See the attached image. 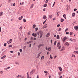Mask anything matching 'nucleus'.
Returning a JSON list of instances; mask_svg holds the SVG:
<instances>
[{
	"label": "nucleus",
	"instance_id": "1",
	"mask_svg": "<svg viewBox=\"0 0 78 78\" xmlns=\"http://www.w3.org/2000/svg\"><path fill=\"white\" fill-rule=\"evenodd\" d=\"M40 38H41V37H42V36L43 35V34H44V33L40 31Z\"/></svg>",
	"mask_w": 78,
	"mask_h": 78
},
{
	"label": "nucleus",
	"instance_id": "2",
	"mask_svg": "<svg viewBox=\"0 0 78 78\" xmlns=\"http://www.w3.org/2000/svg\"><path fill=\"white\" fill-rule=\"evenodd\" d=\"M34 72H35V70L33 69L30 72V74L32 75V74H33L34 73Z\"/></svg>",
	"mask_w": 78,
	"mask_h": 78
},
{
	"label": "nucleus",
	"instance_id": "3",
	"mask_svg": "<svg viewBox=\"0 0 78 78\" xmlns=\"http://www.w3.org/2000/svg\"><path fill=\"white\" fill-rule=\"evenodd\" d=\"M43 46H44V44H40L38 46V48H40L41 47H42Z\"/></svg>",
	"mask_w": 78,
	"mask_h": 78
},
{
	"label": "nucleus",
	"instance_id": "4",
	"mask_svg": "<svg viewBox=\"0 0 78 78\" xmlns=\"http://www.w3.org/2000/svg\"><path fill=\"white\" fill-rule=\"evenodd\" d=\"M40 55H41V53H39L37 55V58H39V56H40Z\"/></svg>",
	"mask_w": 78,
	"mask_h": 78
},
{
	"label": "nucleus",
	"instance_id": "5",
	"mask_svg": "<svg viewBox=\"0 0 78 78\" xmlns=\"http://www.w3.org/2000/svg\"><path fill=\"white\" fill-rule=\"evenodd\" d=\"M74 29L76 30V31L78 30V27L77 26H76L74 27Z\"/></svg>",
	"mask_w": 78,
	"mask_h": 78
},
{
	"label": "nucleus",
	"instance_id": "6",
	"mask_svg": "<svg viewBox=\"0 0 78 78\" xmlns=\"http://www.w3.org/2000/svg\"><path fill=\"white\" fill-rule=\"evenodd\" d=\"M47 27V24L45 23L44 26L43 27V28L44 29V28H45Z\"/></svg>",
	"mask_w": 78,
	"mask_h": 78
},
{
	"label": "nucleus",
	"instance_id": "7",
	"mask_svg": "<svg viewBox=\"0 0 78 78\" xmlns=\"http://www.w3.org/2000/svg\"><path fill=\"white\" fill-rule=\"evenodd\" d=\"M32 36H34V37H36V36H37V34H34V33H33L32 34Z\"/></svg>",
	"mask_w": 78,
	"mask_h": 78
},
{
	"label": "nucleus",
	"instance_id": "8",
	"mask_svg": "<svg viewBox=\"0 0 78 78\" xmlns=\"http://www.w3.org/2000/svg\"><path fill=\"white\" fill-rule=\"evenodd\" d=\"M23 17L22 16H21L20 17H19V18H18V19L19 20H22V19H23Z\"/></svg>",
	"mask_w": 78,
	"mask_h": 78
},
{
	"label": "nucleus",
	"instance_id": "9",
	"mask_svg": "<svg viewBox=\"0 0 78 78\" xmlns=\"http://www.w3.org/2000/svg\"><path fill=\"white\" fill-rule=\"evenodd\" d=\"M34 6V4H32L30 6V9L33 8V7Z\"/></svg>",
	"mask_w": 78,
	"mask_h": 78
},
{
	"label": "nucleus",
	"instance_id": "10",
	"mask_svg": "<svg viewBox=\"0 0 78 78\" xmlns=\"http://www.w3.org/2000/svg\"><path fill=\"white\" fill-rule=\"evenodd\" d=\"M69 45V43H68L67 42H66V43H65V45H67V46H68V45Z\"/></svg>",
	"mask_w": 78,
	"mask_h": 78
},
{
	"label": "nucleus",
	"instance_id": "11",
	"mask_svg": "<svg viewBox=\"0 0 78 78\" xmlns=\"http://www.w3.org/2000/svg\"><path fill=\"white\" fill-rule=\"evenodd\" d=\"M63 16L65 18V19H66V14L63 15Z\"/></svg>",
	"mask_w": 78,
	"mask_h": 78
},
{
	"label": "nucleus",
	"instance_id": "12",
	"mask_svg": "<svg viewBox=\"0 0 78 78\" xmlns=\"http://www.w3.org/2000/svg\"><path fill=\"white\" fill-rule=\"evenodd\" d=\"M43 18L44 19H45L47 18V16L45 15H44L43 16Z\"/></svg>",
	"mask_w": 78,
	"mask_h": 78
},
{
	"label": "nucleus",
	"instance_id": "13",
	"mask_svg": "<svg viewBox=\"0 0 78 78\" xmlns=\"http://www.w3.org/2000/svg\"><path fill=\"white\" fill-rule=\"evenodd\" d=\"M3 16V12H0V16Z\"/></svg>",
	"mask_w": 78,
	"mask_h": 78
},
{
	"label": "nucleus",
	"instance_id": "14",
	"mask_svg": "<svg viewBox=\"0 0 78 78\" xmlns=\"http://www.w3.org/2000/svg\"><path fill=\"white\" fill-rule=\"evenodd\" d=\"M5 58H6V55H4L1 57V59H4Z\"/></svg>",
	"mask_w": 78,
	"mask_h": 78
},
{
	"label": "nucleus",
	"instance_id": "15",
	"mask_svg": "<svg viewBox=\"0 0 78 78\" xmlns=\"http://www.w3.org/2000/svg\"><path fill=\"white\" fill-rule=\"evenodd\" d=\"M72 17H74V16H75V13H72Z\"/></svg>",
	"mask_w": 78,
	"mask_h": 78
},
{
	"label": "nucleus",
	"instance_id": "16",
	"mask_svg": "<svg viewBox=\"0 0 78 78\" xmlns=\"http://www.w3.org/2000/svg\"><path fill=\"white\" fill-rule=\"evenodd\" d=\"M31 42H32L31 41H30L27 42V44H30V43H31Z\"/></svg>",
	"mask_w": 78,
	"mask_h": 78
},
{
	"label": "nucleus",
	"instance_id": "17",
	"mask_svg": "<svg viewBox=\"0 0 78 78\" xmlns=\"http://www.w3.org/2000/svg\"><path fill=\"white\" fill-rule=\"evenodd\" d=\"M9 42H10V43H11L12 42V39H10L9 41Z\"/></svg>",
	"mask_w": 78,
	"mask_h": 78
},
{
	"label": "nucleus",
	"instance_id": "18",
	"mask_svg": "<svg viewBox=\"0 0 78 78\" xmlns=\"http://www.w3.org/2000/svg\"><path fill=\"white\" fill-rule=\"evenodd\" d=\"M57 39H59V36L58 35L57 36Z\"/></svg>",
	"mask_w": 78,
	"mask_h": 78
},
{
	"label": "nucleus",
	"instance_id": "19",
	"mask_svg": "<svg viewBox=\"0 0 78 78\" xmlns=\"http://www.w3.org/2000/svg\"><path fill=\"white\" fill-rule=\"evenodd\" d=\"M58 69H59V70H60V71H62V69L61 67H59Z\"/></svg>",
	"mask_w": 78,
	"mask_h": 78
},
{
	"label": "nucleus",
	"instance_id": "20",
	"mask_svg": "<svg viewBox=\"0 0 78 78\" xmlns=\"http://www.w3.org/2000/svg\"><path fill=\"white\" fill-rule=\"evenodd\" d=\"M16 77L17 78H20V77H21V76L18 75V76H16Z\"/></svg>",
	"mask_w": 78,
	"mask_h": 78
},
{
	"label": "nucleus",
	"instance_id": "21",
	"mask_svg": "<svg viewBox=\"0 0 78 78\" xmlns=\"http://www.w3.org/2000/svg\"><path fill=\"white\" fill-rule=\"evenodd\" d=\"M65 40H67V37H65L64 38H63Z\"/></svg>",
	"mask_w": 78,
	"mask_h": 78
},
{
	"label": "nucleus",
	"instance_id": "22",
	"mask_svg": "<svg viewBox=\"0 0 78 78\" xmlns=\"http://www.w3.org/2000/svg\"><path fill=\"white\" fill-rule=\"evenodd\" d=\"M62 41H63V42H66V40L64 39V38L63 39Z\"/></svg>",
	"mask_w": 78,
	"mask_h": 78
},
{
	"label": "nucleus",
	"instance_id": "23",
	"mask_svg": "<svg viewBox=\"0 0 78 78\" xmlns=\"http://www.w3.org/2000/svg\"><path fill=\"white\" fill-rule=\"evenodd\" d=\"M56 41H55L54 43V45H56Z\"/></svg>",
	"mask_w": 78,
	"mask_h": 78
},
{
	"label": "nucleus",
	"instance_id": "24",
	"mask_svg": "<svg viewBox=\"0 0 78 78\" xmlns=\"http://www.w3.org/2000/svg\"><path fill=\"white\" fill-rule=\"evenodd\" d=\"M64 19H62V18L61 19V22H64Z\"/></svg>",
	"mask_w": 78,
	"mask_h": 78
},
{
	"label": "nucleus",
	"instance_id": "25",
	"mask_svg": "<svg viewBox=\"0 0 78 78\" xmlns=\"http://www.w3.org/2000/svg\"><path fill=\"white\" fill-rule=\"evenodd\" d=\"M24 4V2H23L21 3H20V5H23Z\"/></svg>",
	"mask_w": 78,
	"mask_h": 78
},
{
	"label": "nucleus",
	"instance_id": "26",
	"mask_svg": "<svg viewBox=\"0 0 78 78\" xmlns=\"http://www.w3.org/2000/svg\"><path fill=\"white\" fill-rule=\"evenodd\" d=\"M72 56L73 57V58H75V56L73 54H72Z\"/></svg>",
	"mask_w": 78,
	"mask_h": 78
},
{
	"label": "nucleus",
	"instance_id": "27",
	"mask_svg": "<svg viewBox=\"0 0 78 78\" xmlns=\"http://www.w3.org/2000/svg\"><path fill=\"white\" fill-rule=\"evenodd\" d=\"M47 5L45 4L44 5V7H47Z\"/></svg>",
	"mask_w": 78,
	"mask_h": 78
},
{
	"label": "nucleus",
	"instance_id": "28",
	"mask_svg": "<svg viewBox=\"0 0 78 78\" xmlns=\"http://www.w3.org/2000/svg\"><path fill=\"white\" fill-rule=\"evenodd\" d=\"M15 64H18V65H19V62H15Z\"/></svg>",
	"mask_w": 78,
	"mask_h": 78
},
{
	"label": "nucleus",
	"instance_id": "29",
	"mask_svg": "<svg viewBox=\"0 0 78 78\" xmlns=\"http://www.w3.org/2000/svg\"><path fill=\"white\" fill-rule=\"evenodd\" d=\"M49 35V34L48 33L47 35H46V37H48V35Z\"/></svg>",
	"mask_w": 78,
	"mask_h": 78
},
{
	"label": "nucleus",
	"instance_id": "30",
	"mask_svg": "<svg viewBox=\"0 0 78 78\" xmlns=\"http://www.w3.org/2000/svg\"><path fill=\"white\" fill-rule=\"evenodd\" d=\"M23 22H27V21L25 19H23Z\"/></svg>",
	"mask_w": 78,
	"mask_h": 78
},
{
	"label": "nucleus",
	"instance_id": "31",
	"mask_svg": "<svg viewBox=\"0 0 78 78\" xmlns=\"http://www.w3.org/2000/svg\"><path fill=\"white\" fill-rule=\"evenodd\" d=\"M20 30H22V26H21L19 28Z\"/></svg>",
	"mask_w": 78,
	"mask_h": 78
},
{
	"label": "nucleus",
	"instance_id": "32",
	"mask_svg": "<svg viewBox=\"0 0 78 78\" xmlns=\"http://www.w3.org/2000/svg\"><path fill=\"white\" fill-rule=\"evenodd\" d=\"M59 12H57V16H59Z\"/></svg>",
	"mask_w": 78,
	"mask_h": 78
},
{
	"label": "nucleus",
	"instance_id": "33",
	"mask_svg": "<svg viewBox=\"0 0 78 78\" xmlns=\"http://www.w3.org/2000/svg\"><path fill=\"white\" fill-rule=\"evenodd\" d=\"M72 33H73V32H70V36H71L72 34Z\"/></svg>",
	"mask_w": 78,
	"mask_h": 78
},
{
	"label": "nucleus",
	"instance_id": "34",
	"mask_svg": "<svg viewBox=\"0 0 78 78\" xmlns=\"http://www.w3.org/2000/svg\"><path fill=\"white\" fill-rule=\"evenodd\" d=\"M44 58V56H42L41 57V59H43Z\"/></svg>",
	"mask_w": 78,
	"mask_h": 78
},
{
	"label": "nucleus",
	"instance_id": "35",
	"mask_svg": "<svg viewBox=\"0 0 78 78\" xmlns=\"http://www.w3.org/2000/svg\"><path fill=\"white\" fill-rule=\"evenodd\" d=\"M27 78H29V74H28V72H27Z\"/></svg>",
	"mask_w": 78,
	"mask_h": 78
},
{
	"label": "nucleus",
	"instance_id": "36",
	"mask_svg": "<svg viewBox=\"0 0 78 78\" xmlns=\"http://www.w3.org/2000/svg\"><path fill=\"white\" fill-rule=\"evenodd\" d=\"M10 69V67H9V66L7 68H6L5 69L7 70V69Z\"/></svg>",
	"mask_w": 78,
	"mask_h": 78
},
{
	"label": "nucleus",
	"instance_id": "37",
	"mask_svg": "<svg viewBox=\"0 0 78 78\" xmlns=\"http://www.w3.org/2000/svg\"><path fill=\"white\" fill-rule=\"evenodd\" d=\"M50 58L51 59H53V57H52V56H51V55H50Z\"/></svg>",
	"mask_w": 78,
	"mask_h": 78
},
{
	"label": "nucleus",
	"instance_id": "38",
	"mask_svg": "<svg viewBox=\"0 0 78 78\" xmlns=\"http://www.w3.org/2000/svg\"><path fill=\"white\" fill-rule=\"evenodd\" d=\"M18 56H20V52H18Z\"/></svg>",
	"mask_w": 78,
	"mask_h": 78
},
{
	"label": "nucleus",
	"instance_id": "39",
	"mask_svg": "<svg viewBox=\"0 0 78 78\" xmlns=\"http://www.w3.org/2000/svg\"><path fill=\"white\" fill-rule=\"evenodd\" d=\"M36 27V25L35 24H34L33 25V28H35Z\"/></svg>",
	"mask_w": 78,
	"mask_h": 78
},
{
	"label": "nucleus",
	"instance_id": "40",
	"mask_svg": "<svg viewBox=\"0 0 78 78\" xmlns=\"http://www.w3.org/2000/svg\"><path fill=\"white\" fill-rule=\"evenodd\" d=\"M38 30V28L37 27L35 28V31H37Z\"/></svg>",
	"mask_w": 78,
	"mask_h": 78
},
{
	"label": "nucleus",
	"instance_id": "41",
	"mask_svg": "<svg viewBox=\"0 0 78 78\" xmlns=\"http://www.w3.org/2000/svg\"><path fill=\"white\" fill-rule=\"evenodd\" d=\"M69 30V29L68 28H67L66 29V30H65V31L66 32V31H67L68 30Z\"/></svg>",
	"mask_w": 78,
	"mask_h": 78
},
{
	"label": "nucleus",
	"instance_id": "42",
	"mask_svg": "<svg viewBox=\"0 0 78 78\" xmlns=\"http://www.w3.org/2000/svg\"><path fill=\"white\" fill-rule=\"evenodd\" d=\"M49 17L51 19L52 18V15H50Z\"/></svg>",
	"mask_w": 78,
	"mask_h": 78
},
{
	"label": "nucleus",
	"instance_id": "43",
	"mask_svg": "<svg viewBox=\"0 0 78 78\" xmlns=\"http://www.w3.org/2000/svg\"><path fill=\"white\" fill-rule=\"evenodd\" d=\"M12 45H9V48H10V47H12Z\"/></svg>",
	"mask_w": 78,
	"mask_h": 78
},
{
	"label": "nucleus",
	"instance_id": "44",
	"mask_svg": "<svg viewBox=\"0 0 78 78\" xmlns=\"http://www.w3.org/2000/svg\"><path fill=\"white\" fill-rule=\"evenodd\" d=\"M57 27H60V24L58 25Z\"/></svg>",
	"mask_w": 78,
	"mask_h": 78
},
{
	"label": "nucleus",
	"instance_id": "45",
	"mask_svg": "<svg viewBox=\"0 0 78 78\" xmlns=\"http://www.w3.org/2000/svg\"><path fill=\"white\" fill-rule=\"evenodd\" d=\"M4 47H6V43H5L4 44Z\"/></svg>",
	"mask_w": 78,
	"mask_h": 78
},
{
	"label": "nucleus",
	"instance_id": "46",
	"mask_svg": "<svg viewBox=\"0 0 78 78\" xmlns=\"http://www.w3.org/2000/svg\"><path fill=\"white\" fill-rule=\"evenodd\" d=\"M52 42H53V40H51V44H52Z\"/></svg>",
	"mask_w": 78,
	"mask_h": 78
},
{
	"label": "nucleus",
	"instance_id": "47",
	"mask_svg": "<svg viewBox=\"0 0 78 78\" xmlns=\"http://www.w3.org/2000/svg\"><path fill=\"white\" fill-rule=\"evenodd\" d=\"M61 30H62V29H61V28H59V30H58V31H61Z\"/></svg>",
	"mask_w": 78,
	"mask_h": 78
},
{
	"label": "nucleus",
	"instance_id": "48",
	"mask_svg": "<svg viewBox=\"0 0 78 78\" xmlns=\"http://www.w3.org/2000/svg\"><path fill=\"white\" fill-rule=\"evenodd\" d=\"M44 73H47L48 72L47 71H44Z\"/></svg>",
	"mask_w": 78,
	"mask_h": 78
},
{
	"label": "nucleus",
	"instance_id": "49",
	"mask_svg": "<svg viewBox=\"0 0 78 78\" xmlns=\"http://www.w3.org/2000/svg\"><path fill=\"white\" fill-rule=\"evenodd\" d=\"M61 47V46H59V47H58V49H60Z\"/></svg>",
	"mask_w": 78,
	"mask_h": 78
},
{
	"label": "nucleus",
	"instance_id": "50",
	"mask_svg": "<svg viewBox=\"0 0 78 78\" xmlns=\"http://www.w3.org/2000/svg\"><path fill=\"white\" fill-rule=\"evenodd\" d=\"M48 2V0H47L45 2L46 3H47V2Z\"/></svg>",
	"mask_w": 78,
	"mask_h": 78
},
{
	"label": "nucleus",
	"instance_id": "51",
	"mask_svg": "<svg viewBox=\"0 0 78 78\" xmlns=\"http://www.w3.org/2000/svg\"><path fill=\"white\" fill-rule=\"evenodd\" d=\"M20 52H22V49H20Z\"/></svg>",
	"mask_w": 78,
	"mask_h": 78
},
{
	"label": "nucleus",
	"instance_id": "52",
	"mask_svg": "<svg viewBox=\"0 0 78 78\" xmlns=\"http://www.w3.org/2000/svg\"><path fill=\"white\" fill-rule=\"evenodd\" d=\"M37 35H39V34H40V32H37Z\"/></svg>",
	"mask_w": 78,
	"mask_h": 78
},
{
	"label": "nucleus",
	"instance_id": "53",
	"mask_svg": "<svg viewBox=\"0 0 78 78\" xmlns=\"http://www.w3.org/2000/svg\"><path fill=\"white\" fill-rule=\"evenodd\" d=\"M69 34V32H67L66 33V34Z\"/></svg>",
	"mask_w": 78,
	"mask_h": 78
},
{
	"label": "nucleus",
	"instance_id": "54",
	"mask_svg": "<svg viewBox=\"0 0 78 78\" xmlns=\"http://www.w3.org/2000/svg\"><path fill=\"white\" fill-rule=\"evenodd\" d=\"M76 10H77V9H74V11H76Z\"/></svg>",
	"mask_w": 78,
	"mask_h": 78
},
{
	"label": "nucleus",
	"instance_id": "55",
	"mask_svg": "<svg viewBox=\"0 0 78 78\" xmlns=\"http://www.w3.org/2000/svg\"><path fill=\"white\" fill-rule=\"evenodd\" d=\"M45 22H46V21H44V22L43 23V25H44V23H45Z\"/></svg>",
	"mask_w": 78,
	"mask_h": 78
},
{
	"label": "nucleus",
	"instance_id": "56",
	"mask_svg": "<svg viewBox=\"0 0 78 78\" xmlns=\"http://www.w3.org/2000/svg\"><path fill=\"white\" fill-rule=\"evenodd\" d=\"M15 5H16V4H15V3H14V4L12 5V6H15Z\"/></svg>",
	"mask_w": 78,
	"mask_h": 78
},
{
	"label": "nucleus",
	"instance_id": "57",
	"mask_svg": "<svg viewBox=\"0 0 78 78\" xmlns=\"http://www.w3.org/2000/svg\"><path fill=\"white\" fill-rule=\"evenodd\" d=\"M28 35H30V32H28Z\"/></svg>",
	"mask_w": 78,
	"mask_h": 78
},
{
	"label": "nucleus",
	"instance_id": "58",
	"mask_svg": "<svg viewBox=\"0 0 78 78\" xmlns=\"http://www.w3.org/2000/svg\"><path fill=\"white\" fill-rule=\"evenodd\" d=\"M56 57H57V56H55V57H54V59H55V58H56Z\"/></svg>",
	"mask_w": 78,
	"mask_h": 78
},
{
	"label": "nucleus",
	"instance_id": "59",
	"mask_svg": "<svg viewBox=\"0 0 78 78\" xmlns=\"http://www.w3.org/2000/svg\"><path fill=\"white\" fill-rule=\"evenodd\" d=\"M55 18H53V20H55Z\"/></svg>",
	"mask_w": 78,
	"mask_h": 78
},
{
	"label": "nucleus",
	"instance_id": "60",
	"mask_svg": "<svg viewBox=\"0 0 78 78\" xmlns=\"http://www.w3.org/2000/svg\"><path fill=\"white\" fill-rule=\"evenodd\" d=\"M26 48V46H24V49H25Z\"/></svg>",
	"mask_w": 78,
	"mask_h": 78
},
{
	"label": "nucleus",
	"instance_id": "61",
	"mask_svg": "<svg viewBox=\"0 0 78 78\" xmlns=\"http://www.w3.org/2000/svg\"><path fill=\"white\" fill-rule=\"evenodd\" d=\"M0 73H1V74H3V72L2 71L0 72Z\"/></svg>",
	"mask_w": 78,
	"mask_h": 78
},
{
	"label": "nucleus",
	"instance_id": "62",
	"mask_svg": "<svg viewBox=\"0 0 78 78\" xmlns=\"http://www.w3.org/2000/svg\"><path fill=\"white\" fill-rule=\"evenodd\" d=\"M8 3H10V2H11V0H9L8 2Z\"/></svg>",
	"mask_w": 78,
	"mask_h": 78
},
{
	"label": "nucleus",
	"instance_id": "63",
	"mask_svg": "<svg viewBox=\"0 0 78 78\" xmlns=\"http://www.w3.org/2000/svg\"><path fill=\"white\" fill-rule=\"evenodd\" d=\"M36 39V38H34V41Z\"/></svg>",
	"mask_w": 78,
	"mask_h": 78
},
{
	"label": "nucleus",
	"instance_id": "64",
	"mask_svg": "<svg viewBox=\"0 0 78 78\" xmlns=\"http://www.w3.org/2000/svg\"><path fill=\"white\" fill-rule=\"evenodd\" d=\"M10 52L12 53H13V51H10Z\"/></svg>",
	"mask_w": 78,
	"mask_h": 78
}]
</instances>
